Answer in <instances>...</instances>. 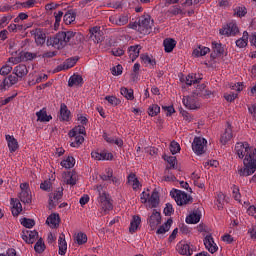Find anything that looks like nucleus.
<instances>
[{
    "label": "nucleus",
    "mask_w": 256,
    "mask_h": 256,
    "mask_svg": "<svg viewBox=\"0 0 256 256\" xmlns=\"http://www.w3.org/2000/svg\"><path fill=\"white\" fill-rule=\"evenodd\" d=\"M247 213L251 217H254V219L256 220V206H249V208L247 209Z\"/></svg>",
    "instance_id": "obj_64"
},
{
    "label": "nucleus",
    "mask_w": 256,
    "mask_h": 256,
    "mask_svg": "<svg viewBox=\"0 0 256 256\" xmlns=\"http://www.w3.org/2000/svg\"><path fill=\"white\" fill-rule=\"evenodd\" d=\"M139 53H141L140 45L130 46L128 48V55L132 62L135 61V59H137V57H139Z\"/></svg>",
    "instance_id": "obj_27"
},
{
    "label": "nucleus",
    "mask_w": 256,
    "mask_h": 256,
    "mask_svg": "<svg viewBox=\"0 0 256 256\" xmlns=\"http://www.w3.org/2000/svg\"><path fill=\"white\" fill-rule=\"evenodd\" d=\"M234 14L236 17H245V15H247V8L244 6H238L234 9Z\"/></svg>",
    "instance_id": "obj_52"
},
{
    "label": "nucleus",
    "mask_w": 256,
    "mask_h": 256,
    "mask_svg": "<svg viewBox=\"0 0 256 256\" xmlns=\"http://www.w3.org/2000/svg\"><path fill=\"white\" fill-rule=\"evenodd\" d=\"M36 116H37V121H40L41 123H47V122H49L50 119H53V117H51V115H47L46 109H42V110L36 112Z\"/></svg>",
    "instance_id": "obj_32"
},
{
    "label": "nucleus",
    "mask_w": 256,
    "mask_h": 256,
    "mask_svg": "<svg viewBox=\"0 0 256 256\" xmlns=\"http://www.w3.org/2000/svg\"><path fill=\"white\" fill-rule=\"evenodd\" d=\"M34 39L36 45H45V41H47V35L41 29H36L33 31Z\"/></svg>",
    "instance_id": "obj_20"
},
{
    "label": "nucleus",
    "mask_w": 256,
    "mask_h": 256,
    "mask_svg": "<svg viewBox=\"0 0 256 256\" xmlns=\"http://www.w3.org/2000/svg\"><path fill=\"white\" fill-rule=\"evenodd\" d=\"M235 153L239 159H243V167L238 168L240 177H249L256 171V148L247 142H238L235 145Z\"/></svg>",
    "instance_id": "obj_1"
},
{
    "label": "nucleus",
    "mask_w": 256,
    "mask_h": 256,
    "mask_svg": "<svg viewBox=\"0 0 256 256\" xmlns=\"http://www.w3.org/2000/svg\"><path fill=\"white\" fill-rule=\"evenodd\" d=\"M105 101H108L109 105H112L113 107H117V105H120L121 103V100L115 96H106Z\"/></svg>",
    "instance_id": "obj_51"
},
{
    "label": "nucleus",
    "mask_w": 256,
    "mask_h": 256,
    "mask_svg": "<svg viewBox=\"0 0 256 256\" xmlns=\"http://www.w3.org/2000/svg\"><path fill=\"white\" fill-rule=\"evenodd\" d=\"M91 157L94 159V161H113V153L107 152L105 150L101 152L92 151Z\"/></svg>",
    "instance_id": "obj_13"
},
{
    "label": "nucleus",
    "mask_w": 256,
    "mask_h": 256,
    "mask_svg": "<svg viewBox=\"0 0 256 256\" xmlns=\"http://www.w3.org/2000/svg\"><path fill=\"white\" fill-rule=\"evenodd\" d=\"M147 223L152 231H155L161 225V212L153 210L152 214L148 217Z\"/></svg>",
    "instance_id": "obj_11"
},
{
    "label": "nucleus",
    "mask_w": 256,
    "mask_h": 256,
    "mask_svg": "<svg viewBox=\"0 0 256 256\" xmlns=\"http://www.w3.org/2000/svg\"><path fill=\"white\" fill-rule=\"evenodd\" d=\"M73 39L81 41L83 35L73 31L59 32L57 35L47 39V45L48 47H54V49H63V47H66L67 43L73 41Z\"/></svg>",
    "instance_id": "obj_2"
},
{
    "label": "nucleus",
    "mask_w": 256,
    "mask_h": 256,
    "mask_svg": "<svg viewBox=\"0 0 256 256\" xmlns=\"http://www.w3.org/2000/svg\"><path fill=\"white\" fill-rule=\"evenodd\" d=\"M204 245H205V248L207 249V251H209V253H212V254L217 253V251L219 249V247L215 243V240H213V236L211 234H208L205 236Z\"/></svg>",
    "instance_id": "obj_15"
},
{
    "label": "nucleus",
    "mask_w": 256,
    "mask_h": 256,
    "mask_svg": "<svg viewBox=\"0 0 256 256\" xmlns=\"http://www.w3.org/2000/svg\"><path fill=\"white\" fill-rule=\"evenodd\" d=\"M120 93L123 97H125V99H127L128 101H133L135 99V96L133 94V89H127L125 87H122L120 89Z\"/></svg>",
    "instance_id": "obj_43"
},
{
    "label": "nucleus",
    "mask_w": 256,
    "mask_h": 256,
    "mask_svg": "<svg viewBox=\"0 0 256 256\" xmlns=\"http://www.w3.org/2000/svg\"><path fill=\"white\" fill-rule=\"evenodd\" d=\"M225 203H227V200L225 199V194H223L222 192H219L216 196V201H215L217 208L223 209V207L225 206Z\"/></svg>",
    "instance_id": "obj_41"
},
{
    "label": "nucleus",
    "mask_w": 256,
    "mask_h": 256,
    "mask_svg": "<svg viewBox=\"0 0 256 256\" xmlns=\"http://www.w3.org/2000/svg\"><path fill=\"white\" fill-rule=\"evenodd\" d=\"M176 249L180 255H187L190 256L193 254V250L189 246V244L185 242H180L177 244Z\"/></svg>",
    "instance_id": "obj_22"
},
{
    "label": "nucleus",
    "mask_w": 256,
    "mask_h": 256,
    "mask_svg": "<svg viewBox=\"0 0 256 256\" xmlns=\"http://www.w3.org/2000/svg\"><path fill=\"white\" fill-rule=\"evenodd\" d=\"M97 193H98V205L100 209L103 211V215H107L109 211L113 210V204L111 203V200H109V196L105 191H103V186L97 185L95 187Z\"/></svg>",
    "instance_id": "obj_5"
},
{
    "label": "nucleus",
    "mask_w": 256,
    "mask_h": 256,
    "mask_svg": "<svg viewBox=\"0 0 256 256\" xmlns=\"http://www.w3.org/2000/svg\"><path fill=\"white\" fill-rule=\"evenodd\" d=\"M59 255H65L67 253V241L65 240V234H61L58 239Z\"/></svg>",
    "instance_id": "obj_29"
},
{
    "label": "nucleus",
    "mask_w": 256,
    "mask_h": 256,
    "mask_svg": "<svg viewBox=\"0 0 256 256\" xmlns=\"http://www.w3.org/2000/svg\"><path fill=\"white\" fill-rule=\"evenodd\" d=\"M231 139H233V130L231 129V125H228L225 131L221 134L220 143L222 145H227Z\"/></svg>",
    "instance_id": "obj_19"
},
{
    "label": "nucleus",
    "mask_w": 256,
    "mask_h": 256,
    "mask_svg": "<svg viewBox=\"0 0 256 256\" xmlns=\"http://www.w3.org/2000/svg\"><path fill=\"white\" fill-rule=\"evenodd\" d=\"M140 60L142 65H144L145 67H153L154 65L157 64V62L155 61V58H153V56L149 54H141Z\"/></svg>",
    "instance_id": "obj_25"
},
{
    "label": "nucleus",
    "mask_w": 256,
    "mask_h": 256,
    "mask_svg": "<svg viewBox=\"0 0 256 256\" xmlns=\"http://www.w3.org/2000/svg\"><path fill=\"white\" fill-rule=\"evenodd\" d=\"M210 49L209 47H205V46H198L197 48H195L193 50V57H205V55H207V53H209Z\"/></svg>",
    "instance_id": "obj_33"
},
{
    "label": "nucleus",
    "mask_w": 256,
    "mask_h": 256,
    "mask_svg": "<svg viewBox=\"0 0 256 256\" xmlns=\"http://www.w3.org/2000/svg\"><path fill=\"white\" fill-rule=\"evenodd\" d=\"M128 185L136 191V189H139L141 187V183L139 182V179H137V176L135 174H130L128 176Z\"/></svg>",
    "instance_id": "obj_34"
},
{
    "label": "nucleus",
    "mask_w": 256,
    "mask_h": 256,
    "mask_svg": "<svg viewBox=\"0 0 256 256\" xmlns=\"http://www.w3.org/2000/svg\"><path fill=\"white\" fill-rule=\"evenodd\" d=\"M182 103L186 109L195 110L201 108V103H199V100L195 96H185L182 99Z\"/></svg>",
    "instance_id": "obj_12"
},
{
    "label": "nucleus",
    "mask_w": 256,
    "mask_h": 256,
    "mask_svg": "<svg viewBox=\"0 0 256 256\" xmlns=\"http://www.w3.org/2000/svg\"><path fill=\"white\" fill-rule=\"evenodd\" d=\"M112 75L119 76L123 73V66L117 65L112 68Z\"/></svg>",
    "instance_id": "obj_63"
},
{
    "label": "nucleus",
    "mask_w": 256,
    "mask_h": 256,
    "mask_svg": "<svg viewBox=\"0 0 256 256\" xmlns=\"http://www.w3.org/2000/svg\"><path fill=\"white\" fill-rule=\"evenodd\" d=\"M110 22L114 25H118L119 27L123 25H127L129 23V16L127 15H121V16H111Z\"/></svg>",
    "instance_id": "obj_21"
},
{
    "label": "nucleus",
    "mask_w": 256,
    "mask_h": 256,
    "mask_svg": "<svg viewBox=\"0 0 256 256\" xmlns=\"http://www.w3.org/2000/svg\"><path fill=\"white\" fill-rule=\"evenodd\" d=\"M249 43V33L247 31L243 32L242 38L236 40V47L239 49H245Z\"/></svg>",
    "instance_id": "obj_30"
},
{
    "label": "nucleus",
    "mask_w": 256,
    "mask_h": 256,
    "mask_svg": "<svg viewBox=\"0 0 256 256\" xmlns=\"http://www.w3.org/2000/svg\"><path fill=\"white\" fill-rule=\"evenodd\" d=\"M15 77L18 78V81H21L23 77H27V73H29V70L27 69L26 65L20 64L16 66L13 70Z\"/></svg>",
    "instance_id": "obj_18"
},
{
    "label": "nucleus",
    "mask_w": 256,
    "mask_h": 256,
    "mask_svg": "<svg viewBox=\"0 0 256 256\" xmlns=\"http://www.w3.org/2000/svg\"><path fill=\"white\" fill-rule=\"evenodd\" d=\"M90 38L94 43H99V41H101V28L98 26L91 28Z\"/></svg>",
    "instance_id": "obj_28"
},
{
    "label": "nucleus",
    "mask_w": 256,
    "mask_h": 256,
    "mask_svg": "<svg viewBox=\"0 0 256 256\" xmlns=\"http://www.w3.org/2000/svg\"><path fill=\"white\" fill-rule=\"evenodd\" d=\"M78 121L81 123V125H78L74 127L70 132L68 133L71 142V147L78 148L83 144V141H85V138L83 135H85V123H87V117L80 115L78 116Z\"/></svg>",
    "instance_id": "obj_3"
},
{
    "label": "nucleus",
    "mask_w": 256,
    "mask_h": 256,
    "mask_svg": "<svg viewBox=\"0 0 256 256\" xmlns=\"http://www.w3.org/2000/svg\"><path fill=\"white\" fill-rule=\"evenodd\" d=\"M11 205H12V215H14V217H17V215H19V213L23 211V206L21 205V202L13 199L11 200Z\"/></svg>",
    "instance_id": "obj_36"
},
{
    "label": "nucleus",
    "mask_w": 256,
    "mask_h": 256,
    "mask_svg": "<svg viewBox=\"0 0 256 256\" xmlns=\"http://www.w3.org/2000/svg\"><path fill=\"white\" fill-rule=\"evenodd\" d=\"M76 63H77V59L70 58L65 61L63 69H71V67H75Z\"/></svg>",
    "instance_id": "obj_60"
},
{
    "label": "nucleus",
    "mask_w": 256,
    "mask_h": 256,
    "mask_svg": "<svg viewBox=\"0 0 256 256\" xmlns=\"http://www.w3.org/2000/svg\"><path fill=\"white\" fill-rule=\"evenodd\" d=\"M34 249L36 253H43L45 251V243H43V240L39 239L36 242Z\"/></svg>",
    "instance_id": "obj_56"
},
{
    "label": "nucleus",
    "mask_w": 256,
    "mask_h": 256,
    "mask_svg": "<svg viewBox=\"0 0 256 256\" xmlns=\"http://www.w3.org/2000/svg\"><path fill=\"white\" fill-rule=\"evenodd\" d=\"M21 192L19 194V199L22 203H31L33 196L31 195V190H29V184H20Z\"/></svg>",
    "instance_id": "obj_10"
},
{
    "label": "nucleus",
    "mask_w": 256,
    "mask_h": 256,
    "mask_svg": "<svg viewBox=\"0 0 256 256\" xmlns=\"http://www.w3.org/2000/svg\"><path fill=\"white\" fill-rule=\"evenodd\" d=\"M171 225H173V220L168 219L167 222L160 226L159 229L156 231L157 235H164V233H167V231L171 229Z\"/></svg>",
    "instance_id": "obj_39"
},
{
    "label": "nucleus",
    "mask_w": 256,
    "mask_h": 256,
    "mask_svg": "<svg viewBox=\"0 0 256 256\" xmlns=\"http://www.w3.org/2000/svg\"><path fill=\"white\" fill-rule=\"evenodd\" d=\"M244 87L245 85L243 84V82L229 84V89H231L232 91H237V93H241Z\"/></svg>",
    "instance_id": "obj_47"
},
{
    "label": "nucleus",
    "mask_w": 256,
    "mask_h": 256,
    "mask_svg": "<svg viewBox=\"0 0 256 256\" xmlns=\"http://www.w3.org/2000/svg\"><path fill=\"white\" fill-rule=\"evenodd\" d=\"M54 17H55L54 27L57 29V27H59L61 23V19L63 18V11L55 12Z\"/></svg>",
    "instance_id": "obj_59"
},
{
    "label": "nucleus",
    "mask_w": 256,
    "mask_h": 256,
    "mask_svg": "<svg viewBox=\"0 0 256 256\" xmlns=\"http://www.w3.org/2000/svg\"><path fill=\"white\" fill-rule=\"evenodd\" d=\"M159 113H161V107H159V105L152 104L151 106H149L148 115H150V117H157Z\"/></svg>",
    "instance_id": "obj_45"
},
{
    "label": "nucleus",
    "mask_w": 256,
    "mask_h": 256,
    "mask_svg": "<svg viewBox=\"0 0 256 256\" xmlns=\"http://www.w3.org/2000/svg\"><path fill=\"white\" fill-rule=\"evenodd\" d=\"M5 139L7 141L10 153H15V151L19 149V142L17 141V139H15V136L8 134L5 136Z\"/></svg>",
    "instance_id": "obj_17"
},
{
    "label": "nucleus",
    "mask_w": 256,
    "mask_h": 256,
    "mask_svg": "<svg viewBox=\"0 0 256 256\" xmlns=\"http://www.w3.org/2000/svg\"><path fill=\"white\" fill-rule=\"evenodd\" d=\"M198 231H199V233H202L204 239H205L206 235H211V228L208 226H205L203 224H200L198 226Z\"/></svg>",
    "instance_id": "obj_54"
},
{
    "label": "nucleus",
    "mask_w": 256,
    "mask_h": 256,
    "mask_svg": "<svg viewBox=\"0 0 256 256\" xmlns=\"http://www.w3.org/2000/svg\"><path fill=\"white\" fill-rule=\"evenodd\" d=\"M21 225L23 227H26V229H31V227H35V220L33 219H28V218H23L20 220Z\"/></svg>",
    "instance_id": "obj_50"
},
{
    "label": "nucleus",
    "mask_w": 256,
    "mask_h": 256,
    "mask_svg": "<svg viewBox=\"0 0 256 256\" xmlns=\"http://www.w3.org/2000/svg\"><path fill=\"white\" fill-rule=\"evenodd\" d=\"M62 197H63V188H59L54 193L50 194L49 196L50 209H53V207H56V205L59 204V201H61Z\"/></svg>",
    "instance_id": "obj_14"
},
{
    "label": "nucleus",
    "mask_w": 256,
    "mask_h": 256,
    "mask_svg": "<svg viewBox=\"0 0 256 256\" xmlns=\"http://www.w3.org/2000/svg\"><path fill=\"white\" fill-rule=\"evenodd\" d=\"M140 201L146 205L147 209H153L159 205V192L151 191L149 188L144 189L140 194Z\"/></svg>",
    "instance_id": "obj_4"
},
{
    "label": "nucleus",
    "mask_w": 256,
    "mask_h": 256,
    "mask_svg": "<svg viewBox=\"0 0 256 256\" xmlns=\"http://www.w3.org/2000/svg\"><path fill=\"white\" fill-rule=\"evenodd\" d=\"M61 166L64 167V169H71L75 167V158L68 156L61 161Z\"/></svg>",
    "instance_id": "obj_42"
},
{
    "label": "nucleus",
    "mask_w": 256,
    "mask_h": 256,
    "mask_svg": "<svg viewBox=\"0 0 256 256\" xmlns=\"http://www.w3.org/2000/svg\"><path fill=\"white\" fill-rule=\"evenodd\" d=\"M192 150L196 155H203L207 151V140L202 137H195L192 142Z\"/></svg>",
    "instance_id": "obj_8"
},
{
    "label": "nucleus",
    "mask_w": 256,
    "mask_h": 256,
    "mask_svg": "<svg viewBox=\"0 0 256 256\" xmlns=\"http://www.w3.org/2000/svg\"><path fill=\"white\" fill-rule=\"evenodd\" d=\"M74 241L78 245H85V243H87V234L83 232L76 233L74 236Z\"/></svg>",
    "instance_id": "obj_40"
},
{
    "label": "nucleus",
    "mask_w": 256,
    "mask_h": 256,
    "mask_svg": "<svg viewBox=\"0 0 256 256\" xmlns=\"http://www.w3.org/2000/svg\"><path fill=\"white\" fill-rule=\"evenodd\" d=\"M18 82L19 79L17 78V76L10 75L0 83V90L7 91V89L13 87V85L17 84Z\"/></svg>",
    "instance_id": "obj_16"
},
{
    "label": "nucleus",
    "mask_w": 256,
    "mask_h": 256,
    "mask_svg": "<svg viewBox=\"0 0 256 256\" xmlns=\"http://www.w3.org/2000/svg\"><path fill=\"white\" fill-rule=\"evenodd\" d=\"M237 33H239V27L235 22H230L220 29V35H225L226 37H235Z\"/></svg>",
    "instance_id": "obj_9"
},
{
    "label": "nucleus",
    "mask_w": 256,
    "mask_h": 256,
    "mask_svg": "<svg viewBox=\"0 0 256 256\" xmlns=\"http://www.w3.org/2000/svg\"><path fill=\"white\" fill-rule=\"evenodd\" d=\"M151 29H153V20L151 19V16H145L140 18L138 24V31L142 35H149V33H151Z\"/></svg>",
    "instance_id": "obj_7"
},
{
    "label": "nucleus",
    "mask_w": 256,
    "mask_h": 256,
    "mask_svg": "<svg viewBox=\"0 0 256 256\" xmlns=\"http://www.w3.org/2000/svg\"><path fill=\"white\" fill-rule=\"evenodd\" d=\"M83 83V78L80 75H73L69 78V87H79Z\"/></svg>",
    "instance_id": "obj_38"
},
{
    "label": "nucleus",
    "mask_w": 256,
    "mask_h": 256,
    "mask_svg": "<svg viewBox=\"0 0 256 256\" xmlns=\"http://www.w3.org/2000/svg\"><path fill=\"white\" fill-rule=\"evenodd\" d=\"M199 221H201V212L199 211H194L186 217V223H188V225H195L199 223Z\"/></svg>",
    "instance_id": "obj_26"
},
{
    "label": "nucleus",
    "mask_w": 256,
    "mask_h": 256,
    "mask_svg": "<svg viewBox=\"0 0 256 256\" xmlns=\"http://www.w3.org/2000/svg\"><path fill=\"white\" fill-rule=\"evenodd\" d=\"M197 82H198V80L195 77V74H189L186 77V85H195V83H197Z\"/></svg>",
    "instance_id": "obj_62"
},
{
    "label": "nucleus",
    "mask_w": 256,
    "mask_h": 256,
    "mask_svg": "<svg viewBox=\"0 0 256 256\" xmlns=\"http://www.w3.org/2000/svg\"><path fill=\"white\" fill-rule=\"evenodd\" d=\"M37 237H38L37 231L26 230V231H23V234H22V239L29 244L35 243V240L37 239Z\"/></svg>",
    "instance_id": "obj_23"
},
{
    "label": "nucleus",
    "mask_w": 256,
    "mask_h": 256,
    "mask_svg": "<svg viewBox=\"0 0 256 256\" xmlns=\"http://www.w3.org/2000/svg\"><path fill=\"white\" fill-rule=\"evenodd\" d=\"M102 181H111L113 179V169L106 168L105 173L101 175Z\"/></svg>",
    "instance_id": "obj_48"
},
{
    "label": "nucleus",
    "mask_w": 256,
    "mask_h": 256,
    "mask_svg": "<svg viewBox=\"0 0 256 256\" xmlns=\"http://www.w3.org/2000/svg\"><path fill=\"white\" fill-rule=\"evenodd\" d=\"M73 21H75V13L68 11L65 15H64V23L66 25H71V23H73Z\"/></svg>",
    "instance_id": "obj_49"
},
{
    "label": "nucleus",
    "mask_w": 256,
    "mask_h": 256,
    "mask_svg": "<svg viewBox=\"0 0 256 256\" xmlns=\"http://www.w3.org/2000/svg\"><path fill=\"white\" fill-rule=\"evenodd\" d=\"M170 196L172 197V199H174L176 204L179 205L180 207H183V205H189L191 201V197L189 196V194L177 189L171 190Z\"/></svg>",
    "instance_id": "obj_6"
},
{
    "label": "nucleus",
    "mask_w": 256,
    "mask_h": 256,
    "mask_svg": "<svg viewBox=\"0 0 256 256\" xmlns=\"http://www.w3.org/2000/svg\"><path fill=\"white\" fill-rule=\"evenodd\" d=\"M164 49L166 51V53H171V51H173V49H175V40L173 39H165L164 42Z\"/></svg>",
    "instance_id": "obj_44"
},
{
    "label": "nucleus",
    "mask_w": 256,
    "mask_h": 256,
    "mask_svg": "<svg viewBox=\"0 0 256 256\" xmlns=\"http://www.w3.org/2000/svg\"><path fill=\"white\" fill-rule=\"evenodd\" d=\"M164 161L170 165L171 169H175V165H177V158L175 156H164Z\"/></svg>",
    "instance_id": "obj_55"
},
{
    "label": "nucleus",
    "mask_w": 256,
    "mask_h": 256,
    "mask_svg": "<svg viewBox=\"0 0 256 256\" xmlns=\"http://www.w3.org/2000/svg\"><path fill=\"white\" fill-rule=\"evenodd\" d=\"M139 225H141V217L133 216L129 227L130 233H135L139 229Z\"/></svg>",
    "instance_id": "obj_35"
},
{
    "label": "nucleus",
    "mask_w": 256,
    "mask_h": 256,
    "mask_svg": "<svg viewBox=\"0 0 256 256\" xmlns=\"http://www.w3.org/2000/svg\"><path fill=\"white\" fill-rule=\"evenodd\" d=\"M62 179L67 185H75L77 183V174L75 172H65L62 174Z\"/></svg>",
    "instance_id": "obj_24"
},
{
    "label": "nucleus",
    "mask_w": 256,
    "mask_h": 256,
    "mask_svg": "<svg viewBox=\"0 0 256 256\" xmlns=\"http://www.w3.org/2000/svg\"><path fill=\"white\" fill-rule=\"evenodd\" d=\"M12 70H13V66H11L9 64H5L0 69V75H9L10 71H12Z\"/></svg>",
    "instance_id": "obj_61"
},
{
    "label": "nucleus",
    "mask_w": 256,
    "mask_h": 256,
    "mask_svg": "<svg viewBox=\"0 0 256 256\" xmlns=\"http://www.w3.org/2000/svg\"><path fill=\"white\" fill-rule=\"evenodd\" d=\"M170 151L172 155H177L181 151V145L178 142L172 141L170 143Z\"/></svg>",
    "instance_id": "obj_53"
},
{
    "label": "nucleus",
    "mask_w": 256,
    "mask_h": 256,
    "mask_svg": "<svg viewBox=\"0 0 256 256\" xmlns=\"http://www.w3.org/2000/svg\"><path fill=\"white\" fill-rule=\"evenodd\" d=\"M71 112L67 109V105L61 104L60 106V118L62 121H69Z\"/></svg>",
    "instance_id": "obj_37"
},
{
    "label": "nucleus",
    "mask_w": 256,
    "mask_h": 256,
    "mask_svg": "<svg viewBox=\"0 0 256 256\" xmlns=\"http://www.w3.org/2000/svg\"><path fill=\"white\" fill-rule=\"evenodd\" d=\"M239 97L238 93L231 92V93H224V99H226L229 103H233L234 100Z\"/></svg>",
    "instance_id": "obj_58"
},
{
    "label": "nucleus",
    "mask_w": 256,
    "mask_h": 256,
    "mask_svg": "<svg viewBox=\"0 0 256 256\" xmlns=\"http://www.w3.org/2000/svg\"><path fill=\"white\" fill-rule=\"evenodd\" d=\"M231 189L233 199H235V201L238 203H241V192L239 191V186L233 185Z\"/></svg>",
    "instance_id": "obj_46"
},
{
    "label": "nucleus",
    "mask_w": 256,
    "mask_h": 256,
    "mask_svg": "<svg viewBox=\"0 0 256 256\" xmlns=\"http://www.w3.org/2000/svg\"><path fill=\"white\" fill-rule=\"evenodd\" d=\"M59 221V214L53 213L47 218L46 223L49 227L55 229V227H59Z\"/></svg>",
    "instance_id": "obj_31"
},
{
    "label": "nucleus",
    "mask_w": 256,
    "mask_h": 256,
    "mask_svg": "<svg viewBox=\"0 0 256 256\" xmlns=\"http://www.w3.org/2000/svg\"><path fill=\"white\" fill-rule=\"evenodd\" d=\"M212 46H213L215 55H223L225 49L221 44L214 42L212 43Z\"/></svg>",
    "instance_id": "obj_57"
}]
</instances>
